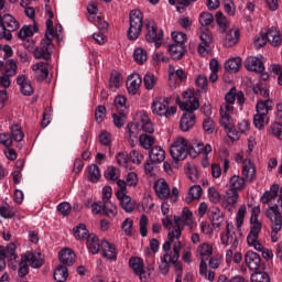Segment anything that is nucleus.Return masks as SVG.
I'll return each mask as SVG.
<instances>
[{
    "mask_svg": "<svg viewBox=\"0 0 282 282\" xmlns=\"http://www.w3.org/2000/svg\"><path fill=\"white\" fill-rule=\"evenodd\" d=\"M213 152L210 144L204 145V143H197L196 145H188V142L184 138L176 139L170 148V153L174 162H182L189 155L196 158L203 153L205 158L208 153Z\"/></svg>",
    "mask_w": 282,
    "mask_h": 282,
    "instance_id": "nucleus-1",
    "label": "nucleus"
},
{
    "mask_svg": "<svg viewBox=\"0 0 282 282\" xmlns=\"http://www.w3.org/2000/svg\"><path fill=\"white\" fill-rule=\"evenodd\" d=\"M180 109H182V111H186L181 118L180 129L184 132L191 131V129L195 127V111L199 109V99L189 96L188 99L180 104Z\"/></svg>",
    "mask_w": 282,
    "mask_h": 282,
    "instance_id": "nucleus-2",
    "label": "nucleus"
},
{
    "mask_svg": "<svg viewBox=\"0 0 282 282\" xmlns=\"http://www.w3.org/2000/svg\"><path fill=\"white\" fill-rule=\"evenodd\" d=\"M54 21L46 20L45 39L41 41L40 47L35 48L34 56L37 59L50 61L52 58V47L54 44Z\"/></svg>",
    "mask_w": 282,
    "mask_h": 282,
    "instance_id": "nucleus-3",
    "label": "nucleus"
},
{
    "mask_svg": "<svg viewBox=\"0 0 282 282\" xmlns=\"http://www.w3.org/2000/svg\"><path fill=\"white\" fill-rule=\"evenodd\" d=\"M215 21V18L209 12H203L199 17V23L202 28L199 29V39L202 43L198 45V54L204 56L206 54V50L210 47V43H213V33H210V30L206 28L207 25H210Z\"/></svg>",
    "mask_w": 282,
    "mask_h": 282,
    "instance_id": "nucleus-4",
    "label": "nucleus"
},
{
    "mask_svg": "<svg viewBox=\"0 0 282 282\" xmlns=\"http://www.w3.org/2000/svg\"><path fill=\"white\" fill-rule=\"evenodd\" d=\"M281 31L276 26H271L267 33L261 35H256L253 40V45L257 50L264 47L265 43H270L272 47H281Z\"/></svg>",
    "mask_w": 282,
    "mask_h": 282,
    "instance_id": "nucleus-5",
    "label": "nucleus"
},
{
    "mask_svg": "<svg viewBox=\"0 0 282 282\" xmlns=\"http://www.w3.org/2000/svg\"><path fill=\"white\" fill-rule=\"evenodd\" d=\"M143 19H144V15L142 14V11L138 9L130 11V15H129L130 26L128 29V41H138V39L140 37V34H142Z\"/></svg>",
    "mask_w": 282,
    "mask_h": 282,
    "instance_id": "nucleus-6",
    "label": "nucleus"
},
{
    "mask_svg": "<svg viewBox=\"0 0 282 282\" xmlns=\"http://www.w3.org/2000/svg\"><path fill=\"white\" fill-rule=\"evenodd\" d=\"M182 216H174V226L173 230L169 232V238L171 241L173 239H180L182 237V230H184V226L191 224L193 221V212L187 207L183 208Z\"/></svg>",
    "mask_w": 282,
    "mask_h": 282,
    "instance_id": "nucleus-7",
    "label": "nucleus"
},
{
    "mask_svg": "<svg viewBox=\"0 0 282 282\" xmlns=\"http://www.w3.org/2000/svg\"><path fill=\"white\" fill-rule=\"evenodd\" d=\"M265 217H268V219H270L271 221V228H272L271 239L273 243H276V241H279V238L276 237V235L281 232V228H282V216H281V209H279V205L270 206L265 210Z\"/></svg>",
    "mask_w": 282,
    "mask_h": 282,
    "instance_id": "nucleus-8",
    "label": "nucleus"
},
{
    "mask_svg": "<svg viewBox=\"0 0 282 282\" xmlns=\"http://www.w3.org/2000/svg\"><path fill=\"white\" fill-rule=\"evenodd\" d=\"M170 99L165 97H156L153 99L151 105L152 113L155 116H164V118H171V116H175L177 113V107L172 106L169 107Z\"/></svg>",
    "mask_w": 282,
    "mask_h": 282,
    "instance_id": "nucleus-9",
    "label": "nucleus"
},
{
    "mask_svg": "<svg viewBox=\"0 0 282 282\" xmlns=\"http://www.w3.org/2000/svg\"><path fill=\"white\" fill-rule=\"evenodd\" d=\"M19 30V21L12 14H0V39L12 41V32Z\"/></svg>",
    "mask_w": 282,
    "mask_h": 282,
    "instance_id": "nucleus-10",
    "label": "nucleus"
},
{
    "mask_svg": "<svg viewBox=\"0 0 282 282\" xmlns=\"http://www.w3.org/2000/svg\"><path fill=\"white\" fill-rule=\"evenodd\" d=\"M147 34H145V41L148 43H154L155 47L162 46V39H164V31L159 30L158 31V24H155L154 21H149L145 24Z\"/></svg>",
    "mask_w": 282,
    "mask_h": 282,
    "instance_id": "nucleus-11",
    "label": "nucleus"
},
{
    "mask_svg": "<svg viewBox=\"0 0 282 282\" xmlns=\"http://www.w3.org/2000/svg\"><path fill=\"white\" fill-rule=\"evenodd\" d=\"M261 213V209L259 207H253L251 217H250V232L247 236V241H250L251 243H254V239H259V232H261V221H259V215Z\"/></svg>",
    "mask_w": 282,
    "mask_h": 282,
    "instance_id": "nucleus-12",
    "label": "nucleus"
},
{
    "mask_svg": "<svg viewBox=\"0 0 282 282\" xmlns=\"http://www.w3.org/2000/svg\"><path fill=\"white\" fill-rule=\"evenodd\" d=\"M220 240L223 246H231L232 250H237L239 247V236L237 231H235V226L230 223H227L226 232L221 234Z\"/></svg>",
    "mask_w": 282,
    "mask_h": 282,
    "instance_id": "nucleus-13",
    "label": "nucleus"
},
{
    "mask_svg": "<svg viewBox=\"0 0 282 282\" xmlns=\"http://www.w3.org/2000/svg\"><path fill=\"white\" fill-rule=\"evenodd\" d=\"M93 213L95 215H106V217H113L118 215V209L115 207L112 202H99L93 204Z\"/></svg>",
    "mask_w": 282,
    "mask_h": 282,
    "instance_id": "nucleus-14",
    "label": "nucleus"
},
{
    "mask_svg": "<svg viewBox=\"0 0 282 282\" xmlns=\"http://www.w3.org/2000/svg\"><path fill=\"white\" fill-rule=\"evenodd\" d=\"M129 265L133 270L134 274L139 276L140 281H149V273L144 270V260H142V258H130Z\"/></svg>",
    "mask_w": 282,
    "mask_h": 282,
    "instance_id": "nucleus-15",
    "label": "nucleus"
},
{
    "mask_svg": "<svg viewBox=\"0 0 282 282\" xmlns=\"http://www.w3.org/2000/svg\"><path fill=\"white\" fill-rule=\"evenodd\" d=\"M140 85H142V76H140V74L134 73L128 76V80H127L128 94H130L131 96H135V94H138L140 89Z\"/></svg>",
    "mask_w": 282,
    "mask_h": 282,
    "instance_id": "nucleus-16",
    "label": "nucleus"
},
{
    "mask_svg": "<svg viewBox=\"0 0 282 282\" xmlns=\"http://www.w3.org/2000/svg\"><path fill=\"white\" fill-rule=\"evenodd\" d=\"M245 66L248 72H256V74H263V72H265V65H263V62L258 57H248L245 62Z\"/></svg>",
    "mask_w": 282,
    "mask_h": 282,
    "instance_id": "nucleus-17",
    "label": "nucleus"
},
{
    "mask_svg": "<svg viewBox=\"0 0 282 282\" xmlns=\"http://www.w3.org/2000/svg\"><path fill=\"white\" fill-rule=\"evenodd\" d=\"M86 246L90 254H98L102 250V242H100V238L96 234H89L87 236Z\"/></svg>",
    "mask_w": 282,
    "mask_h": 282,
    "instance_id": "nucleus-18",
    "label": "nucleus"
},
{
    "mask_svg": "<svg viewBox=\"0 0 282 282\" xmlns=\"http://www.w3.org/2000/svg\"><path fill=\"white\" fill-rule=\"evenodd\" d=\"M245 262L249 270H259L261 268V256L254 251H247Z\"/></svg>",
    "mask_w": 282,
    "mask_h": 282,
    "instance_id": "nucleus-19",
    "label": "nucleus"
},
{
    "mask_svg": "<svg viewBox=\"0 0 282 282\" xmlns=\"http://www.w3.org/2000/svg\"><path fill=\"white\" fill-rule=\"evenodd\" d=\"M33 72H35V78L37 83H43L47 76H50V69L47 63L40 62L32 66Z\"/></svg>",
    "mask_w": 282,
    "mask_h": 282,
    "instance_id": "nucleus-20",
    "label": "nucleus"
},
{
    "mask_svg": "<svg viewBox=\"0 0 282 282\" xmlns=\"http://www.w3.org/2000/svg\"><path fill=\"white\" fill-rule=\"evenodd\" d=\"M154 191L160 199H169V197H171V188H169V183H166V181L163 178L154 183Z\"/></svg>",
    "mask_w": 282,
    "mask_h": 282,
    "instance_id": "nucleus-21",
    "label": "nucleus"
},
{
    "mask_svg": "<svg viewBox=\"0 0 282 282\" xmlns=\"http://www.w3.org/2000/svg\"><path fill=\"white\" fill-rule=\"evenodd\" d=\"M101 257L104 259H109V261H116L118 259V253L116 252V247L107 240L101 241Z\"/></svg>",
    "mask_w": 282,
    "mask_h": 282,
    "instance_id": "nucleus-22",
    "label": "nucleus"
},
{
    "mask_svg": "<svg viewBox=\"0 0 282 282\" xmlns=\"http://www.w3.org/2000/svg\"><path fill=\"white\" fill-rule=\"evenodd\" d=\"M274 109V101L270 98L268 99H259L257 105H256V111L257 113H260L262 116H268L270 111Z\"/></svg>",
    "mask_w": 282,
    "mask_h": 282,
    "instance_id": "nucleus-23",
    "label": "nucleus"
},
{
    "mask_svg": "<svg viewBox=\"0 0 282 282\" xmlns=\"http://www.w3.org/2000/svg\"><path fill=\"white\" fill-rule=\"evenodd\" d=\"M24 261L31 265V268L39 269L43 265V258H41V253H35L32 251H26L24 254Z\"/></svg>",
    "mask_w": 282,
    "mask_h": 282,
    "instance_id": "nucleus-24",
    "label": "nucleus"
},
{
    "mask_svg": "<svg viewBox=\"0 0 282 282\" xmlns=\"http://www.w3.org/2000/svg\"><path fill=\"white\" fill-rule=\"evenodd\" d=\"M237 202H239V192L230 188L227 189L225 195V208H227V210H232L237 205Z\"/></svg>",
    "mask_w": 282,
    "mask_h": 282,
    "instance_id": "nucleus-25",
    "label": "nucleus"
},
{
    "mask_svg": "<svg viewBox=\"0 0 282 282\" xmlns=\"http://www.w3.org/2000/svg\"><path fill=\"white\" fill-rule=\"evenodd\" d=\"M149 158L152 163L160 164L164 162L166 158V152H164V149L162 147H153L149 152Z\"/></svg>",
    "mask_w": 282,
    "mask_h": 282,
    "instance_id": "nucleus-26",
    "label": "nucleus"
},
{
    "mask_svg": "<svg viewBox=\"0 0 282 282\" xmlns=\"http://www.w3.org/2000/svg\"><path fill=\"white\" fill-rule=\"evenodd\" d=\"M59 261L63 265H74L76 253L72 249H62L59 252Z\"/></svg>",
    "mask_w": 282,
    "mask_h": 282,
    "instance_id": "nucleus-27",
    "label": "nucleus"
},
{
    "mask_svg": "<svg viewBox=\"0 0 282 282\" xmlns=\"http://www.w3.org/2000/svg\"><path fill=\"white\" fill-rule=\"evenodd\" d=\"M169 52L174 61H180L184 57V54H186V46L184 44H171Z\"/></svg>",
    "mask_w": 282,
    "mask_h": 282,
    "instance_id": "nucleus-28",
    "label": "nucleus"
},
{
    "mask_svg": "<svg viewBox=\"0 0 282 282\" xmlns=\"http://www.w3.org/2000/svg\"><path fill=\"white\" fill-rule=\"evenodd\" d=\"M117 199H119L120 206L126 213H133L135 205L131 202V196L127 194H119Z\"/></svg>",
    "mask_w": 282,
    "mask_h": 282,
    "instance_id": "nucleus-29",
    "label": "nucleus"
},
{
    "mask_svg": "<svg viewBox=\"0 0 282 282\" xmlns=\"http://www.w3.org/2000/svg\"><path fill=\"white\" fill-rule=\"evenodd\" d=\"M239 41V31L230 30L225 34L224 45L225 47H232V45H237Z\"/></svg>",
    "mask_w": 282,
    "mask_h": 282,
    "instance_id": "nucleus-30",
    "label": "nucleus"
},
{
    "mask_svg": "<svg viewBox=\"0 0 282 282\" xmlns=\"http://www.w3.org/2000/svg\"><path fill=\"white\" fill-rule=\"evenodd\" d=\"M242 175L250 182H252V180H254V177L257 175V170L254 167V164H252V161H247L243 163Z\"/></svg>",
    "mask_w": 282,
    "mask_h": 282,
    "instance_id": "nucleus-31",
    "label": "nucleus"
},
{
    "mask_svg": "<svg viewBox=\"0 0 282 282\" xmlns=\"http://www.w3.org/2000/svg\"><path fill=\"white\" fill-rule=\"evenodd\" d=\"M53 276L57 282H65L67 281V276H69V271H67V267L64 264H58Z\"/></svg>",
    "mask_w": 282,
    "mask_h": 282,
    "instance_id": "nucleus-32",
    "label": "nucleus"
},
{
    "mask_svg": "<svg viewBox=\"0 0 282 282\" xmlns=\"http://www.w3.org/2000/svg\"><path fill=\"white\" fill-rule=\"evenodd\" d=\"M279 195V184H273L269 192H265L261 197L262 204H270L272 199H276Z\"/></svg>",
    "mask_w": 282,
    "mask_h": 282,
    "instance_id": "nucleus-33",
    "label": "nucleus"
},
{
    "mask_svg": "<svg viewBox=\"0 0 282 282\" xmlns=\"http://www.w3.org/2000/svg\"><path fill=\"white\" fill-rule=\"evenodd\" d=\"M225 69L230 74H237L241 69V59L240 57L228 59L225 63Z\"/></svg>",
    "mask_w": 282,
    "mask_h": 282,
    "instance_id": "nucleus-34",
    "label": "nucleus"
},
{
    "mask_svg": "<svg viewBox=\"0 0 282 282\" xmlns=\"http://www.w3.org/2000/svg\"><path fill=\"white\" fill-rule=\"evenodd\" d=\"M87 178L89 182H93V184H96L101 177L100 174V167H98L96 164H91L87 166Z\"/></svg>",
    "mask_w": 282,
    "mask_h": 282,
    "instance_id": "nucleus-35",
    "label": "nucleus"
},
{
    "mask_svg": "<svg viewBox=\"0 0 282 282\" xmlns=\"http://www.w3.org/2000/svg\"><path fill=\"white\" fill-rule=\"evenodd\" d=\"M202 186L199 185H194L189 188L188 191V196L185 198V202L187 204H191V202H193V199H199V197H202Z\"/></svg>",
    "mask_w": 282,
    "mask_h": 282,
    "instance_id": "nucleus-36",
    "label": "nucleus"
},
{
    "mask_svg": "<svg viewBox=\"0 0 282 282\" xmlns=\"http://www.w3.org/2000/svg\"><path fill=\"white\" fill-rule=\"evenodd\" d=\"M231 191H242L246 187V180L241 176L234 175L230 178Z\"/></svg>",
    "mask_w": 282,
    "mask_h": 282,
    "instance_id": "nucleus-37",
    "label": "nucleus"
},
{
    "mask_svg": "<svg viewBox=\"0 0 282 282\" xmlns=\"http://www.w3.org/2000/svg\"><path fill=\"white\" fill-rule=\"evenodd\" d=\"M17 69H19V66L17 65V61L15 59H8L4 63L3 72L8 76H17Z\"/></svg>",
    "mask_w": 282,
    "mask_h": 282,
    "instance_id": "nucleus-38",
    "label": "nucleus"
},
{
    "mask_svg": "<svg viewBox=\"0 0 282 282\" xmlns=\"http://www.w3.org/2000/svg\"><path fill=\"white\" fill-rule=\"evenodd\" d=\"M252 91L256 96H262V98H267V100L270 98V89H268L263 83L256 84Z\"/></svg>",
    "mask_w": 282,
    "mask_h": 282,
    "instance_id": "nucleus-39",
    "label": "nucleus"
},
{
    "mask_svg": "<svg viewBox=\"0 0 282 282\" xmlns=\"http://www.w3.org/2000/svg\"><path fill=\"white\" fill-rule=\"evenodd\" d=\"M210 219H212L213 226H215L216 228H219L221 224H224V213L215 208L214 210H212Z\"/></svg>",
    "mask_w": 282,
    "mask_h": 282,
    "instance_id": "nucleus-40",
    "label": "nucleus"
},
{
    "mask_svg": "<svg viewBox=\"0 0 282 282\" xmlns=\"http://www.w3.org/2000/svg\"><path fill=\"white\" fill-rule=\"evenodd\" d=\"M180 252H182V242L177 241L173 246V253H169L167 261L175 263L180 261Z\"/></svg>",
    "mask_w": 282,
    "mask_h": 282,
    "instance_id": "nucleus-41",
    "label": "nucleus"
},
{
    "mask_svg": "<svg viewBox=\"0 0 282 282\" xmlns=\"http://www.w3.org/2000/svg\"><path fill=\"white\" fill-rule=\"evenodd\" d=\"M220 126L224 127V129H228L235 124V121H232V117L228 112H224V107L220 108Z\"/></svg>",
    "mask_w": 282,
    "mask_h": 282,
    "instance_id": "nucleus-42",
    "label": "nucleus"
},
{
    "mask_svg": "<svg viewBox=\"0 0 282 282\" xmlns=\"http://www.w3.org/2000/svg\"><path fill=\"white\" fill-rule=\"evenodd\" d=\"M133 58H134L135 63H138V65H144V63L148 58L147 50H144L142 47L135 48L133 52Z\"/></svg>",
    "mask_w": 282,
    "mask_h": 282,
    "instance_id": "nucleus-43",
    "label": "nucleus"
},
{
    "mask_svg": "<svg viewBox=\"0 0 282 282\" xmlns=\"http://www.w3.org/2000/svg\"><path fill=\"white\" fill-rule=\"evenodd\" d=\"M265 122H270V117L265 116V115H261L259 112H257L253 117V124L256 127V129H263V127H265Z\"/></svg>",
    "mask_w": 282,
    "mask_h": 282,
    "instance_id": "nucleus-44",
    "label": "nucleus"
},
{
    "mask_svg": "<svg viewBox=\"0 0 282 282\" xmlns=\"http://www.w3.org/2000/svg\"><path fill=\"white\" fill-rule=\"evenodd\" d=\"M15 216L17 210H14V207H11L10 205L0 207V217H2L3 219H12Z\"/></svg>",
    "mask_w": 282,
    "mask_h": 282,
    "instance_id": "nucleus-45",
    "label": "nucleus"
},
{
    "mask_svg": "<svg viewBox=\"0 0 282 282\" xmlns=\"http://www.w3.org/2000/svg\"><path fill=\"white\" fill-rule=\"evenodd\" d=\"M216 23L218 24L219 32H221V34H224V32L228 30V21L226 20V17H224V13H221V11L216 13Z\"/></svg>",
    "mask_w": 282,
    "mask_h": 282,
    "instance_id": "nucleus-46",
    "label": "nucleus"
},
{
    "mask_svg": "<svg viewBox=\"0 0 282 282\" xmlns=\"http://www.w3.org/2000/svg\"><path fill=\"white\" fill-rule=\"evenodd\" d=\"M269 131L274 135L278 140H282V123L274 121L270 124Z\"/></svg>",
    "mask_w": 282,
    "mask_h": 282,
    "instance_id": "nucleus-47",
    "label": "nucleus"
},
{
    "mask_svg": "<svg viewBox=\"0 0 282 282\" xmlns=\"http://www.w3.org/2000/svg\"><path fill=\"white\" fill-rule=\"evenodd\" d=\"M75 239H87L89 237V231L87 230V226L85 224H80L76 227L74 231Z\"/></svg>",
    "mask_w": 282,
    "mask_h": 282,
    "instance_id": "nucleus-48",
    "label": "nucleus"
},
{
    "mask_svg": "<svg viewBox=\"0 0 282 282\" xmlns=\"http://www.w3.org/2000/svg\"><path fill=\"white\" fill-rule=\"evenodd\" d=\"M139 226H140L141 237H147V235H149V229H148L149 217H147V215H144V214L141 215Z\"/></svg>",
    "mask_w": 282,
    "mask_h": 282,
    "instance_id": "nucleus-49",
    "label": "nucleus"
},
{
    "mask_svg": "<svg viewBox=\"0 0 282 282\" xmlns=\"http://www.w3.org/2000/svg\"><path fill=\"white\" fill-rule=\"evenodd\" d=\"M139 142L143 149H151V147L155 144V140L153 139V137L148 134H141L139 138Z\"/></svg>",
    "mask_w": 282,
    "mask_h": 282,
    "instance_id": "nucleus-50",
    "label": "nucleus"
},
{
    "mask_svg": "<svg viewBox=\"0 0 282 282\" xmlns=\"http://www.w3.org/2000/svg\"><path fill=\"white\" fill-rule=\"evenodd\" d=\"M198 252L202 257V259H205V261H208V257L213 254V247L206 242H204L200 247H198Z\"/></svg>",
    "mask_w": 282,
    "mask_h": 282,
    "instance_id": "nucleus-51",
    "label": "nucleus"
},
{
    "mask_svg": "<svg viewBox=\"0 0 282 282\" xmlns=\"http://www.w3.org/2000/svg\"><path fill=\"white\" fill-rule=\"evenodd\" d=\"M122 83V75L119 73H111L110 79H109V87L110 89H118Z\"/></svg>",
    "mask_w": 282,
    "mask_h": 282,
    "instance_id": "nucleus-52",
    "label": "nucleus"
},
{
    "mask_svg": "<svg viewBox=\"0 0 282 282\" xmlns=\"http://www.w3.org/2000/svg\"><path fill=\"white\" fill-rule=\"evenodd\" d=\"M243 219H246V206H241L236 215L237 230L241 232V226H243Z\"/></svg>",
    "mask_w": 282,
    "mask_h": 282,
    "instance_id": "nucleus-53",
    "label": "nucleus"
},
{
    "mask_svg": "<svg viewBox=\"0 0 282 282\" xmlns=\"http://www.w3.org/2000/svg\"><path fill=\"white\" fill-rule=\"evenodd\" d=\"M113 124L117 129H122L124 127V122H127V115L124 112L112 113Z\"/></svg>",
    "mask_w": 282,
    "mask_h": 282,
    "instance_id": "nucleus-54",
    "label": "nucleus"
},
{
    "mask_svg": "<svg viewBox=\"0 0 282 282\" xmlns=\"http://www.w3.org/2000/svg\"><path fill=\"white\" fill-rule=\"evenodd\" d=\"M203 131L210 135V133L215 132V121L210 117H206L203 121Z\"/></svg>",
    "mask_w": 282,
    "mask_h": 282,
    "instance_id": "nucleus-55",
    "label": "nucleus"
},
{
    "mask_svg": "<svg viewBox=\"0 0 282 282\" xmlns=\"http://www.w3.org/2000/svg\"><path fill=\"white\" fill-rule=\"evenodd\" d=\"M158 78H155V75L151 74V73H147L143 77V84L145 89H153V87H155V83H156Z\"/></svg>",
    "mask_w": 282,
    "mask_h": 282,
    "instance_id": "nucleus-56",
    "label": "nucleus"
},
{
    "mask_svg": "<svg viewBox=\"0 0 282 282\" xmlns=\"http://www.w3.org/2000/svg\"><path fill=\"white\" fill-rule=\"evenodd\" d=\"M4 250H6L7 259H10V261H15L17 263V259H19V256H17V245L10 243L7 246Z\"/></svg>",
    "mask_w": 282,
    "mask_h": 282,
    "instance_id": "nucleus-57",
    "label": "nucleus"
},
{
    "mask_svg": "<svg viewBox=\"0 0 282 282\" xmlns=\"http://www.w3.org/2000/svg\"><path fill=\"white\" fill-rule=\"evenodd\" d=\"M18 36L21 41H25V39L34 36V31H32V26L24 25L19 31Z\"/></svg>",
    "mask_w": 282,
    "mask_h": 282,
    "instance_id": "nucleus-58",
    "label": "nucleus"
},
{
    "mask_svg": "<svg viewBox=\"0 0 282 282\" xmlns=\"http://www.w3.org/2000/svg\"><path fill=\"white\" fill-rule=\"evenodd\" d=\"M105 116H107V107L102 105L97 106L95 110V119H96V122H98V124H100V122L105 120Z\"/></svg>",
    "mask_w": 282,
    "mask_h": 282,
    "instance_id": "nucleus-59",
    "label": "nucleus"
},
{
    "mask_svg": "<svg viewBox=\"0 0 282 282\" xmlns=\"http://www.w3.org/2000/svg\"><path fill=\"white\" fill-rule=\"evenodd\" d=\"M11 134V139L15 142H21L24 138L23 131H21V128H19V126H12Z\"/></svg>",
    "mask_w": 282,
    "mask_h": 282,
    "instance_id": "nucleus-60",
    "label": "nucleus"
},
{
    "mask_svg": "<svg viewBox=\"0 0 282 282\" xmlns=\"http://www.w3.org/2000/svg\"><path fill=\"white\" fill-rule=\"evenodd\" d=\"M172 39L174 44L184 45V43H186L187 36L183 32H172Z\"/></svg>",
    "mask_w": 282,
    "mask_h": 282,
    "instance_id": "nucleus-61",
    "label": "nucleus"
},
{
    "mask_svg": "<svg viewBox=\"0 0 282 282\" xmlns=\"http://www.w3.org/2000/svg\"><path fill=\"white\" fill-rule=\"evenodd\" d=\"M251 282H270V275L265 272L251 274Z\"/></svg>",
    "mask_w": 282,
    "mask_h": 282,
    "instance_id": "nucleus-62",
    "label": "nucleus"
},
{
    "mask_svg": "<svg viewBox=\"0 0 282 282\" xmlns=\"http://www.w3.org/2000/svg\"><path fill=\"white\" fill-rule=\"evenodd\" d=\"M272 74H275L278 76V85L282 87V65L280 64H273L270 67Z\"/></svg>",
    "mask_w": 282,
    "mask_h": 282,
    "instance_id": "nucleus-63",
    "label": "nucleus"
},
{
    "mask_svg": "<svg viewBox=\"0 0 282 282\" xmlns=\"http://www.w3.org/2000/svg\"><path fill=\"white\" fill-rule=\"evenodd\" d=\"M126 133L129 135L130 140L138 138V126L133 122H129L126 127Z\"/></svg>",
    "mask_w": 282,
    "mask_h": 282,
    "instance_id": "nucleus-64",
    "label": "nucleus"
}]
</instances>
